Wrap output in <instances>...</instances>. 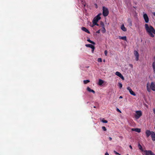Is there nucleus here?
Instances as JSON below:
<instances>
[{
    "label": "nucleus",
    "instance_id": "1",
    "mask_svg": "<svg viewBox=\"0 0 155 155\" xmlns=\"http://www.w3.org/2000/svg\"><path fill=\"white\" fill-rule=\"evenodd\" d=\"M145 27L146 31L149 36L152 38L154 37V35L153 34L155 35V29L154 28L150 25L149 26L147 24L145 25Z\"/></svg>",
    "mask_w": 155,
    "mask_h": 155
},
{
    "label": "nucleus",
    "instance_id": "2",
    "mask_svg": "<svg viewBox=\"0 0 155 155\" xmlns=\"http://www.w3.org/2000/svg\"><path fill=\"white\" fill-rule=\"evenodd\" d=\"M103 10V15L104 17L107 16L109 13V11L108 8L104 7L103 6L102 7Z\"/></svg>",
    "mask_w": 155,
    "mask_h": 155
},
{
    "label": "nucleus",
    "instance_id": "3",
    "mask_svg": "<svg viewBox=\"0 0 155 155\" xmlns=\"http://www.w3.org/2000/svg\"><path fill=\"white\" fill-rule=\"evenodd\" d=\"M136 115H135V117L137 119L140 117L142 115V113L141 111H136Z\"/></svg>",
    "mask_w": 155,
    "mask_h": 155
},
{
    "label": "nucleus",
    "instance_id": "4",
    "mask_svg": "<svg viewBox=\"0 0 155 155\" xmlns=\"http://www.w3.org/2000/svg\"><path fill=\"white\" fill-rule=\"evenodd\" d=\"M101 15V13L99 14L96 17H95L93 19V20L96 21V22H98V20L101 19V17L100 15Z\"/></svg>",
    "mask_w": 155,
    "mask_h": 155
},
{
    "label": "nucleus",
    "instance_id": "5",
    "mask_svg": "<svg viewBox=\"0 0 155 155\" xmlns=\"http://www.w3.org/2000/svg\"><path fill=\"white\" fill-rule=\"evenodd\" d=\"M146 155H155L150 150H145L144 151Z\"/></svg>",
    "mask_w": 155,
    "mask_h": 155
},
{
    "label": "nucleus",
    "instance_id": "6",
    "mask_svg": "<svg viewBox=\"0 0 155 155\" xmlns=\"http://www.w3.org/2000/svg\"><path fill=\"white\" fill-rule=\"evenodd\" d=\"M127 89L129 91L131 94L134 96L136 95V94L133 91H132L130 87H128L127 88Z\"/></svg>",
    "mask_w": 155,
    "mask_h": 155
},
{
    "label": "nucleus",
    "instance_id": "7",
    "mask_svg": "<svg viewBox=\"0 0 155 155\" xmlns=\"http://www.w3.org/2000/svg\"><path fill=\"white\" fill-rule=\"evenodd\" d=\"M143 17L145 21V22L146 23H147L149 21V18L146 14H144L143 15Z\"/></svg>",
    "mask_w": 155,
    "mask_h": 155
},
{
    "label": "nucleus",
    "instance_id": "8",
    "mask_svg": "<svg viewBox=\"0 0 155 155\" xmlns=\"http://www.w3.org/2000/svg\"><path fill=\"white\" fill-rule=\"evenodd\" d=\"M115 74L120 78L123 80H124V79L123 76L120 72L118 71H117L115 73Z\"/></svg>",
    "mask_w": 155,
    "mask_h": 155
},
{
    "label": "nucleus",
    "instance_id": "9",
    "mask_svg": "<svg viewBox=\"0 0 155 155\" xmlns=\"http://www.w3.org/2000/svg\"><path fill=\"white\" fill-rule=\"evenodd\" d=\"M150 88L153 91H155V83L152 82L150 85Z\"/></svg>",
    "mask_w": 155,
    "mask_h": 155
},
{
    "label": "nucleus",
    "instance_id": "10",
    "mask_svg": "<svg viewBox=\"0 0 155 155\" xmlns=\"http://www.w3.org/2000/svg\"><path fill=\"white\" fill-rule=\"evenodd\" d=\"M134 54L135 56L136 57V60L137 61L139 59V53H138V52L136 51H134Z\"/></svg>",
    "mask_w": 155,
    "mask_h": 155
},
{
    "label": "nucleus",
    "instance_id": "11",
    "mask_svg": "<svg viewBox=\"0 0 155 155\" xmlns=\"http://www.w3.org/2000/svg\"><path fill=\"white\" fill-rule=\"evenodd\" d=\"M151 137L153 141H155V133L153 131H151Z\"/></svg>",
    "mask_w": 155,
    "mask_h": 155
},
{
    "label": "nucleus",
    "instance_id": "12",
    "mask_svg": "<svg viewBox=\"0 0 155 155\" xmlns=\"http://www.w3.org/2000/svg\"><path fill=\"white\" fill-rule=\"evenodd\" d=\"M146 134L147 137H148L151 134V132L150 130H147L146 131Z\"/></svg>",
    "mask_w": 155,
    "mask_h": 155
},
{
    "label": "nucleus",
    "instance_id": "13",
    "mask_svg": "<svg viewBox=\"0 0 155 155\" xmlns=\"http://www.w3.org/2000/svg\"><path fill=\"white\" fill-rule=\"evenodd\" d=\"M81 29L84 31L90 34V32L86 28L82 27L81 28Z\"/></svg>",
    "mask_w": 155,
    "mask_h": 155
},
{
    "label": "nucleus",
    "instance_id": "14",
    "mask_svg": "<svg viewBox=\"0 0 155 155\" xmlns=\"http://www.w3.org/2000/svg\"><path fill=\"white\" fill-rule=\"evenodd\" d=\"M131 130L133 131H135L138 133H140L141 131L140 129L138 128H132Z\"/></svg>",
    "mask_w": 155,
    "mask_h": 155
},
{
    "label": "nucleus",
    "instance_id": "15",
    "mask_svg": "<svg viewBox=\"0 0 155 155\" xmlns=\"http://www.w3.org/2000/svg\"><path fill=\"white\" fill-rule=\"evenodd\" d=\"M120 28L121 30L124 31H127V29L124 27V24H123L121 25Z\"/></svg>",
    "mask_w": 155,
    "mask_h": 155
},
{
    "label": "nucleus",
    "instance_id": "16",
    "mask_svg": "<svg viewBox=\"0 0 155 155\" xmlns=\"http://www.w3.org/2000/svg\"><path fill=\"white\" fill-rule=\"evenodd\" d=\"M87 90L88 91L90 92H92L94 94L95 93V91L91 89L89 87H87Z\"/></svg>",
    "mask_w": 155,
    "mask_h": 155
},
{
    "label": "nucleus",
    "instance_id": "17",
    "mask_svg": "<svg viewBox=\"0 0 155 155\" xmlns=\"http://www.w3.org/2000/svg\"><path fill=\"white\" fill-rule=\"evenodd\" d=\"M127 21L129 24V25L131 26L132 25V21L130 18H128L127 19Z\"/></svg>",
    "mask_w": 155,
    "mask_h": 155
},
{
    "label": "nucleus",
    "instance_id": "18",
    "mask_svg": "<svg viewBox=\"0 0 155 155\" xmlns=\"http://www.w3.org/2000/svg\"><path fill=\"white\" fill-rule=\"evenodd\" d=\"M85 46L87 47L90 48H94V46L91 44H86Z\"/></svg>",
    "mask_w": 155,
    "mask_h": 155
},
{
    "label": "nucleus",
    "instance_id": "19",
    "mask_svg": "<svg viewBox=\"0 0 155 155\" xmlns=\"http://www.w3.org/2000/svg\"><path fill=\"white\" fill-rule=\"evenodd\" d=\"M119 38L120 39L123 40L124 41H127V38L126 36H119Z\"/></svg>",
    "mask_w": 155,
    "mask_h": 155
},
{
    "label": "nucleus",
    "instance_id": "20",
    "mask_svg": "<svg viewBox=\"0 0 155 155\" xmlns=\"http://www.w3.org/2000/svg\"><path fill=\"white\" fill-rule=\"evenodd\" d=\"M152 68L153 71V72L155 73V62H153L152 63Z\"/></svg>",
    "mask_w": 155,
    "mask_h": 155
},
{
    "label": "nucleus",
    "instance_id": "21",
    "mask_svg": "<svg viewBox=\"0 0 155 155\" xmlns=\"http://www.w3.org/2000/svg\"><path fill=\"white\" fill-rule=\"evenodd\" d=\"M104 82L103 80L101 79H99L98 82V84L99 85H101Z\"/></svg>",
    "mask_w": 155,
    "mask_h": 155
},
{
    "label": "nucleus",
    "instance_id": "22",
    "mask_svg": "<svg viewBox=\"0 0 155 155\" xmlns=\"http://www.w3.org/2000/svg\"><path fill=\"white\" fill-rule=\"evenodd\" d=\"M93 25L91 26L92 27H93L94 26L96 25L97 23V22H96V21H95L94 20H93Z\"/></svg>",
    "mask_w": 155,
    "mask_h": 155
},
{
    "label": "nucleus",
    "instance_id": "23",
    "mask_svg": "<svg viewBox=\"0 0 155 155\" xmlns=\"http://www.w3.org/2000/svg\"><path fill=\"white\" fill-rule=\"evenodd\" d=\"M149 85L148 83L147 84V90L148 92H150V89L149 87Z\"/></svg>",
    "mask_w": 155,
    "mask_h": 155
},
{
    "label": "nucleus",
    "instance_id": "24",
    "mask_svg": "<svg viewBox=\"0 0 155 155\" xmlns=\"http://www.w3.org/2000/svg\"><path fill=\"white\" fill-rule=\"evenodd\" d=\"M87 41H88V42H89L93 44V45H95V43L94 42H93V41H91V40L89 39H87Z\"/></svg>",
    "mask_w": 155,
    "mask_h": 155
},
{
    "label": "nucleus",
    "instance_id": "25",
    "mask_svg": "<svg viewBox=\"0 0 155 155\" xmlns=\"http://www.w3.org/2000/svg\"><path fill=\"white\" fill-rule=\"evenodd\" d=\"M101 31L103 33H104L105 32L106 29L104 27H102V28L101 29Z\"/></svg>",
    "mask_w": 155,
    "mask_h": 155
},
{
    "label": "nucleus",
    "instance_id": "26",
    "mask_svg": "<svg viewBox=\"0 0 155 155\" xmlns=\"http://www.w3.org/2000/svg\"><path fill=\"white\" fill-rule=\"evenodd\" d=\"M138 147L140 150H141L142 151H143V149L142 146L139 143L138 144Z\"/></svg>",
    "mask_w": 155,
    "mask_h": 155
},
{
    "label": "nucleus",
    "instance_id": "27",
    "mask_svg": "<svg viewBox=\"0 0 155 155\" xmlns=\"http://www.w3.org/2000/svg\"><path fill=\"white\" fill-rule=\"evenodd\" d=\"M90 82L89 80H85L84 81V84H87Z\"/></svg>",
    "mask_w": 155,
    "mask_h": 155
},
{
    "label": "nucleus",
    "instance_id": "28",
    "mask_svg": "<svg viewBox=\"0 0 155 155\" xmlns=\"http://www.w3.org/2000/svg\"><path fill=\"white\" fill-rule=\"evenodd\" d=\"M119 87L120 89L122 87V85L120 83H119Z\"/></svg>",
    "mask_w": 155,
    "mask_h": 155
},
{
    "label": "nucleus",
    "instance_id": "29",
    "mask_svg": "<svg viewBox=\"0 0 155 155\" xmlns=\"http://www.w3.org/2000/svg\"><path fill=\"white\" fill-rule=\"evenodd\" d=\"M102 122L104 123H107V121L104 120H102Z\"/></svg>",
    "mask_w": 155,
    "mask_h": 155
},
{
    "label": "nucleus",
    "instance_id": "30",
    "mask_svg": "<svg viewBox=\"0 0 155 155\" xmlns=\"http://www.w3.org/2000/svg\"><path fill=\"white\" fill-rule=\"evenodd\" d=\"M101 25L102 27H104V23L102 22H101Z\"/></svg>",
    "mask_w": 155,
    "mask_h": 155
},
{
    "label": "nucleus",
    "instance_id": "31",
    "mask_svg": "<svg viewBox=\"0 0 155 155\" xmlns=\"http://www.w3.org/2000/svg\"><path fill=\"white\" fill-rule=\"evenodd\" d=\"M102 129L104 131H105L107 130L106 128L104 126H103L102 127Z\"/></svg>",
    "mask_w": 155,
    "mask_h": 155
},
{
    "label": "nucleus",
    "instance_id": "32",
    "mask_svg": "<svg viewBox=\"0 0 155 155\" xmlns=\"http://www.w3.org/2000/svg\"><path fill=\"white\" fill-rule=\"evenodd\" d=\"M102 61V59L101 58H98L97 60V61L98 62H101Z\"/></svg>",
    "mask_w": 155,
    "mask_h": 155
},
{
    "label": "nucleus",
    "instance_id": "33",
    "mask_svg": "<svg viewBox=\"0 0 155 155\" xmlns=\"http://www.w3.org/2000/svg\"><path fill=\"white\" fill-rule=\"evenodd\" d=\"M116 110H117V112H119V113H121V111H120V110L118 108H117V109H116Z\"/></svg>",
    "mask_w": 155,
    "mask_h": 155
},
{
    "label": "nucleus",
    "instance_id": "34",
    "mask_svg": "<svg viewBox=\"0 0 155 155\" xmlns=\"http://www.w3.org/2000/svg\"><path fill=\"white\" fill-rule=\"evenodd\" d=\"M104 54H105V55L106 56H107V50H105V51H104Z\"/></svg>",
    "mask_w": 155,
    "mask_h": 155
},
{
    "label": "nucleus",
    "instance_id": "35",
    "mask_svg": "<svg viewBox=\"0 0 155 155\" xmlns=\"http://www.w3.org/2000/svg\"><path fill=\"white\" fill-rule=\"evenodd\" d=\"M114 152L115 153V154H116V155H120L119 153H118L117 152H116L115 151H114Z\"/></svg>",
    "mask_w": 155,
    "mask_h": 155
},
{
    "label": "nucleus",
    "instance_id": "36",
    "mask_svg": "<svg viewBox=\"0 0 155 155\" xmlns=\"http://www.w3.org/2000/svg\"><path fill=\"white\" fill-rule=\"evenodd\" d=\"M100 30H99L98 31H96V33H98V34H99L100 33Z\"/></svg>",
    "mask_w": 155,
    "mask_h": 155
},
{
    "label": "nucleus",
    "instance_id": "37",
    "mask_svg": "<svg viewBox=\"0 0 155 155\" xmlns=\"http://www.w3.org/2000/svg\"><path fill=\"white\" fill-rule=\"evenodd\" d=\"M95 47L94 46V48H91L92 49V53H93Z\"/></svg>",
    "mask_w": 155,
    "mask_h": 155
},
{
    "label": "nucleus",
    "instance_id": "38",
    "mask_svg": "<svg viewBox=\"0 0 155 155\" xmlns=\"http://www.w3.org/2000/svg\"><path fill=\"white\" fill-rule=\"evenodd\" d=\"M109 140L110 141H111L112 140V138L111 137H109Z\"/></svg>",
    "mask_w": 155,
    "mask_h": 155
},
{
    "label": "nucleus",
    "instance_id": "39",
    "mask_svg": "<svg viewBox=\"0 0 155 155\" xmlns=\"http://www.w3.org/2000/svg\"><path fill=\"white\" fill-rule=\"evenodd\" d=\"M105 155H109V154L107 152L106 153H105Z\"/></svg>",
    "mask_w": 155,
    "mask_h": 155
},
{
    "label": "nucleus",
    "instance_id": "40",
    "mask_svg": "<svg viewBox=\"0 0 155 155\" xmlns=\"http://www.w3.org/2000/svg\"><path fill=\"white\" fill-rule=\"evenodd\" d=\"M129 147H130V148L131 149H132V147L131 145H130L129 146Z\"/></svg>",
    "mask_w": 155,
    "mask_h": 155
},
{
    "label": "nucleus",
    "instance_id": "41",
    "mask_svg": "<svg viewBox=\"0 0 155 155\" xmlns=\"http://www.w3.org/2000/svg\"><path fill=\"white\" fill-rule=\"evenodd\" d=\"M123 98V97L122 96H120V97H119V98Z\"/></svg>",
    "mask_w": 155,
    "mask_h": 155
},
{
    "label": "nucleus",
    "instance_id": "42",
    "mask_svg": "<svg viewBox=\"0 0 155 155\" xmlns=\"http://www.w3.org/2000/svg\"><path fill=\"white\" fill-rule=\"evenodd\" d=\"M153 112H154V114H155V109H153Z\"/></svg>",
    "mask_w": 155,
    "mask_h": 155
},
{
    "label": "nucleus",
    "instance_id": "43",
    "mask_svg": "<svg viewBox=\"0 0 155 155\" xmlns=\"http://www.w3.org/2000/svg\"><path fill=\"white\" fill-rule=\"evenodd\" d=\"M130 67H133V65H132V64H130Z\"/></svg>",
    "mask_w": 155,
    "mask_h": 155
},
{
    "label": "nucleus",
    "instance_id": "44",
    "mask_svg": "<svg viewBox=\"0 0 155 155\" xmlns=\"http://www.w3.org/2000/svg\"><path fill=\"white\" fill-rule=\"evenodd\" d=\"M153 15L155 16V12L153 13Z\"/></svg>",
    "mask_w": 155,
    "mask_h": 155
},
{
    "label": "nucleus",
    "instance_id": "45",
    "mask_svg": "<svg viewBox=\"0 0 155 155\" xmlns=\"http://www.w3.org/2000/svg\"><path fill=\"white\" fill-rule=\"evenodd\" d=\"M97 26H99V24H97V23L96 25Z\"/></svg>",
    "mask_w": 155,
    "mask_h": 155
},
{
    "label": "nucleus",
    "instance_id": "46",
    "mask_svg": "<svg viewBox=\"0 0 155 155\" xmlns=\"http://www.w3.org/2000/svg\"><path fill=\"white\" fill-rule=\"evenodd\" d=\"M95 5H96V8H97V4H95Z\"/></svg>",
    "mask_w": 155,
    "mask_h": 155
},
{
    "label": "nucleus",
    "instance_id": "47",
    "mask_svg": "<svg viewBox=\"0 0 155 155\" xmlns=\"http://www.w3.org/2000/svg\"><path fill=\"white\" fill-rule=\"evenodd\" d=\"M154 60L155 61V56H154Z\"/></svg>",
    "mask_w": 155,
    "mask_h": 155
},
{
    "label": "nucleus",
    "instance_id": "48",
    "mask_svg": "<svg viewBox=\"0 0 155 155\" xmlns=\"http://www.w3.org/2000/svg\"><path fill=\"white\" fill-rule=\"evenodd\" d=\"M94 108H96V107H95V106H94Z\"/></svg>",
    "mask_w": 155,
    "mask_h": 155
},
{
    "label": "nucleus",
    "instance_id": "49",
    "mask_svg": "<svg viewBox=\"0 0 155 155\" xmlns=\"http://www.w3.org/2000/svg\"><path fill=\"white\" fill-rule=\"evenodd\" d=\"M104 61L105 62V60H104Z\"/></svg>",
    "mask_w": 155,
    "mask_h": 155
}]
</instances>
